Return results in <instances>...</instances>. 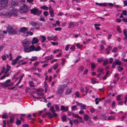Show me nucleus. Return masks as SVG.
I'll return each instance as SVG.
<instances>
[{
  "label": "nucleus",
  "instance_id": "obj_7",
  "mask_svg": "<svg viewBox=\"0 0 127 127\" xmlns=\"http://www.w3.org/2000/svg\"><path fill=\"white\" fill-rule=\"evenodd\" d=\"M22 42L24 47L29 46L30 44L29 41H27L26 40H24L22 41Z\"/></svg>",
  "mask_w": 127,
  "mask_h": 127
},
{
  "label": "nucleus",
  "instance_id": "obj_41",
  "mask_svg": "<svg viewBox=\"0 0 127 127\" xmlns=\"http://www.w3.org/2000/svg\"><path fill=\"white\" fill-rule=\"evenodd\" d=\"M112 49V48L109 46H108L107 48H106V49L105 50H107L108 51H110Z\"/></svg>",
  "mask_w": 127,
  "mask_h": 127
},
{
  "label": "nucleus",
  "instance_id": "obj_49",
  "mask_svg": "<svg viewBox=\"0 0 127 127\" xmlns=\"http://www.w3.org/2000/svg\"><path fill=\"white\" fill-rule=\"evenodd\" d=\"M118 69L119 71H120L123 70V68L120 66H118Z\"/></svg>",
  "mask_w": 127,
  "mask_h": 127
},
{
  "label": "nucleus",
  "instance_id": "obj_37",
  "mask_svg": "<svg viewBox=\"0 0 127 127\" xmlns=\"http://www.w3.org/2000/svg\"><path fill=\"white\" fill-rule=\"evenodd\" d=\"M98 5L100 6H106L107 5V4L106 3H99Z\"/></svg>",
  "mask_w": 127,
  "mask_h": 127
},
{
  "label": "nucleus",
  "instance_id": "obj_21",
  "mask_svg": "<svg viewBox=\"0 0 127 127\" xmlns=\"http://www.w3.org/2000/svg\"><path fill=\"white\" fill-rule=\"evenodd\" d=\"M11 5L12 6H14L17 5V3L14 0H12L11 2Z\"/></svg>",
  "mask_w": 127,
  "mask_h": 127
},
{
  "label": "nucleus",
  "instance_id": "obj_14",
  "mask_svg": "<svg viewBox=\"0 0 127 127\" xmlns=\"http://www.w3.org/2000/svg\"><path fill=\"white\" fill-rule=\"evenodd\" d=\"M49 12L51 16L52 17H54V11L53 9H52L49 10Z\"/></svg>",
  "mask_w": 127,
  "mask_h": 127
},
{
  "label": "nucleus",
  "instance_id": "obj_19",
  "mask_svg": "<svg viewBox=\"0 0 127 127\" xmlns=\"http://www.w3.org/2000/svg\"><path fill=\"white\" fill-rule=\"evenodd\" d=\"M83 117L84 120L87 121L89 118V116L87 114H84V115Z\"/></svg>",
  "mask_w": 127,
  "mask_h": 127
},
{
  "label": "nucleus",
  "instance_id": "obj_15",
  "mask_svg": "<svg viewBox=\"0 0 127 127\" xmlns=\"http://www.w3.org/2000/svg\"><path fill=\"white\" fill-rule=\"evenodd\" d=\"M74 22H71L69 24L68 28L69 29H70L71 28L72 26L74 27Z\"/></svg>",
  "mask_w": 127,
  "mask_h": 127
},
{
  "label": "nucleus",
  "instance_id": "obj_4",
  "mask_svg": "<svg viewBox=\"0 0 127 127\" xmlns=\"http://www.w3.org/2000/svg\"><path fill=\"white\" fill-rule=\"evenodd\" d=\"M28 5L25 4H23V6L21 7L20 12L21 13H26L28 11Z\"/></svg>",
  "mask_w": 127,
  "mask_h": 127
},
{
  "label": "nucleus",
  "instance_id": "obj_27",
  "mask_svg": "<svg viewBox=\"0 0 127 127\" xmlns=\"http://www.w3.org/2000/svg\"><path fill=\"white\" fill-rule=\"evenodd\" d=\"M41 38H42V39L41 40V42L42 43L44 42L45 41L46 39V37L43 35L41 36Z\"/></svg>",
  "mask_w": 127,
  "mask_h": 127
},
{
  "label": "nucleus",
  "instance_id": "obj_59",
  "mask_svg": "<svg viewBox=\"0 0 127 127\" xmlns=\"http://www.w3.org/2000/svg\"><path fill=\"white\" fill-rule=\"evenodd\" d=\"M90 111L91 113H94L95 111V109L94 108H92L90 109Z\"/></svg>",
  "mask_w": 127,
  "mask_h": 127
},
{
  "label": "nucleus",
  "instance_id": "obj_38",
  "mask_svg": "<svg viewBox=\"0 0 127 127\" xmlns=\"http://www.w3.org/2000/svg\"><path fill=\"white\" fill-rule=\"evenodd\" d=\"M17 63V61L14 59L13 60L12 62V65H14Z\"/></svg>",
  "mask_w": 127,
  "mask_h": 127
},
{
  "label": "nucleus",
  "instance_id": "obj_1",
  "mask_svg": "<svg viewBox=\"0 0 127 127\" xmlns=\"http://www.w3.org/2000/svg\"><path fill=\"white\" fill-rule=\"evenodd\" d=\"M24 49L25 52H29L34 51H38L41 49L39 46H37L36 47H35V46L33 45L30 46H28L24 47Z\"/></svg>",
  "mask_w": 127,
  "mask_h": 127
},
{
  "label": "nucleus",
  "instance_id": "obj_23",
  "mask_svg": "<svg viewBox=\"0 0 127 127\" xmlns=\"http://www.w3.org/2000/svg\"><path fill=\"white\" fill-rule=\"evenodd\" d=\"M106 116L105 115H102L100 117V118L103 120H105L106 119Z\"/></svg>",
  "mask_w": 127,
  "mask_h": 127
},
{
  "label": "nucleus",
  "instance_id": "obj_56",
  "mask_svg": "<svg viewBox=\"0 0 127 127\" xmlns=\"http://www.w3.org/2000/svg\"><path fill=\"white\" fill-rule=\"evenodd\" d=\"M1 58L3 60H5L6 59V55L2 56Z\"/></svg>",
  "mask_w": 127,
  "mask_h": 127
},
{
  "label": "nucleus",
  "instance_id": "obj_57",
  "mask_svg": "<svg viewBox=\"0 0 127 127\" xmlns=\"http://www.w3.org/2000/svg\"><path fill=\"white\" fill-rule=\"evenodd\" d=\"M114 119V118L112 116H109L108 117V118L107 119L108 120H110L113 119Z\"/></svg>",
  "mask_w": 127,
  "mask_h": 127
},
{
  "label": "nucleus",
  "instance_id": "obj_24",
  "mask_svg": "<svg viewBox=\"0 0 127 127\" xmlns=\"http://www.w3.org/2000/svg\"><path fill=\"white\" fill-rule=\"evenodd\" d=\"M40 8L45 10H47L49 9V8L45 5H43L40 7Z\"/></svg>",
  "mask_w": 127,
  "mask_h": 127
},
{
  "label": "nucleus",
  "instance_id": "obj_28",
  "mask_svg": "<svg viewBox=\"0 0 127 127\" xmlns=\"http://www.w3.org/2000/svg\"><path fill=\"white\" fill-rule=\"evenodd\" d=\"M79 71L81 72L83 70L84 67L83 66H81L79 67Z\"/></svg>",
  "mask_w": 127,
  "mask_h": 127
},
{
  "label": "nucleus",
  "instance_id": "obj_63",
  "mask_svg": "<svg viewBox=\"0 0 127 127\" xmlns=\"http://www.w3.org/2000/svg\"><path fill=\"white\" fill-rule=\"evenodd\" d=\"M85 113V112L83 110H81L79 112V113L80 114H83Z\"/></svg>",
  "mask_w": 127,
  "mask_h": 127
},
{
  "label": "nucleus",
  "instance_id": "obj_26",
  "mask_svg": "<svg viewBox=\"0 0 127 127\" xmlns=\"http://www.w3.org/2000/svg\"><path fill=\"white\" fill-rule=\"evenodd\" d=\"M82 45H80L79 43H78L76 44V46L79 49H81L83 47Z\"/></svg>",
  "mask_w": 127,
  "mask_h": 127
},
{
  "label": "nucleus",
  "instance_id": "obj_18",
  "mask_svg": "<svg viewBox=\"0 0 127 127\" xmlns=\"http://www.w3.org/2000/svg\"><path fill=\"white\" fill-rule=\"evenodd\" d=\"M47 115L48 116L49 118L50 119L53 117V115L51 113L49 112H47Z\"/></svg>",
  "mask_w": 127,
  "mask_h": 127
},
{
  "label": "nucleus",
  "instance_id": "obj_25",
  "mask_svg": "<svg viewBox=\"0 0 127 127\" xmlns=\"http://www.w3.org/2000/svg\"><path fill=\"white\" fill-rule=\"evenodd\" d=\"M7 33V32L5 31H2L0 32V36H3L4 35V34Z\"/></svg>",
  "mask_w": 127,
  "mask_h": 127
},
{
  "label": "nucleus",
  "instance_id": "obj_17",
  "mask_svg": "<svg viewBox=\"0 0 127 127\" xmlns=\"http://www.w3.org/2000/svg\"><path fill=\"white\" fill-rule=\"evenodd\" d=\"M29 83L30 87H34L35 86L34 85V83L33 81H30L29 82Z\"/></svg>",
  "mask_w": 127,
  "mask_h": 127
},
{
  "label": "nucleus",
  "instance_id": "obj_8",
  "mask_svg": "<svg viewBox=\"0 0 127 127\" xmlns=\"http://www.w3.org/2000/svg\"><path fill=\"white\" fill-rule=\"evenodd\" d=\"M68 107H65L63 105H62L61 106L60 110H62L63 112H66L68 111Z\"/></svg>",
  "mask_w": 127,
  "mask_h": 127
},
{
  "label": "nucleus",
  "instance_id": "obj_61",
  "mask_svg": "<svg viewBox=\"0 0 127 127\" xmlns=\"http://www.w3.org/2000/svg\"><path fill=\"white\" fill-rule=\"evenodd\" d=\"M36 94L40 96H43L44 95V94L43 93H37Z\"/></svg>",
  "mask_w": 127,
  "mask_h": 127
},
{
  "label": "nucleus",
  "instance_id": "obj_13",
  "mask_svg": "<svg viewBox=\"0 0 127 127\" xmlns=\"http://www.w3.org/2000/svg\"><path fill=\"white\" fill-rule=\"evenodd\" d=\"M1 86L3 88H4L5 87L10 86V85H9L8 84L5 82L3 83V84L1 85Z\"/></svg>",
  "mask_w": 127,
  "mask_h": 127
},
{
  "label": "nucleus",
  "instance_id": "obj_11",
  "mask_svg": "<svg viewBox=\"0 0 127 127\" xmlns=\"http://www.w3.org/2000/svg\"><path fill=\"white\" fill-rule=\"evenodd\" d=\"M38 41V39L36 37H34L33 38L32 43L33 44L37 43Z\"/></svg>",
  "mask_w": 127,
  "mask_h": 127
},
{
  "label": "nucleus",
  "instance_id": "obj_30",
  "mask_svg": "<svg viewBox=\"0 0 127 127\" xmlns=\"http://www.w3.org/2000/svg\"><path fill=\"white\" fill-rule=\"evenodd\" d=\"M79 121H80V120L79 121L77 119H75L73 121L74 123L75 124H76L79 123Z\"/></svg>",
  "mask_w": 127,
  "mask_h": 127
},
{
  "label": "nucleus",
  "instance_id": "obj_60",
  "mask_svg": "<svg viewBox=\"0 0 127 127\" xmlns=\"http://www.w3.org/2000/svg\"><path fill=\"white\" fill-rule=\"evenodd\" d=\"M74 113L72 112H69L68 113V115L69 116H70L72 115V116L73 115Z\"/></svg>",
  "mask_w": 127,
  "mask_h": 127
},
{
  "label": "nucleus",
  "instance_id": "obj_31",
  "mask_svg": "<svg viewBox=\"0 0 127 127\" xmlns=\"http://www.w3.org/2000/svg\"><path fill=\"white\" fill-rule=\"evenodd\" d=\"M31 32L29 31L28 32H26V33H25L24 34H22L23 35H24V36H27L28 34L30 33Z\"/></svg>",
  "mask_w": 127,
  "mask_h": 127
},
{
  "label": "nucleus",
  "instance_id": "obj_35",
  "mask_svg": "<svg viewBox=\"0 0 127 127\" xmlns=\"http://www.w3.org/2000/svg\"><path fill=\"white\" fill-rule=\"evenodd\" d=\"M117 29L118 32L120 33L121 32V29L119 26H117Z\"/></svg>",
  "mask_w": 127,
  "mask_h": 127
},
{
  "label": "nucleus",
  "instance_id": "obj_2",
  "mask_svg": "<svg viewBox=\"0 0 127 127\" xmlns=\"http://www.w3.org/2000/svg\"><path fill=\"white\" fill-rule=\"evenodd\" d=\"M17 9H14L10 10L8 12H2V16H4L7 17H9L11 16H17Z\"/></svg>",
  "mask_w": 127,
  "mask_h": 127
},
{
  "label": "nucleus",
  "instance_id": "obj_64",
  "mask_svg": "<svg viewBox=\"0 0 127 127\" xmlns=\"http://www.w3.org/2000/svg\"><path fill=\"white\" fill-rule=\"evenodd\" d=\"M56 24L58 26H59L60 25V22L59 20H57L56 21Z\"/></svg>",
  "mask_w": 127,
  "mask_h": 127
},
{
  "label": "nucleus",
  "instance_id": "obj_9",
  "mask_svg": "<svg viewBox=\"0 0 127 127\" xmlns=\"http://www.w3.org/2000/svg\"><path fill=\"white\" fill-rule=\"evenodd\" d=\"M73 116L75 118H78L79 120H80V122H81L82 123L83 122V121L82 120V118L80 116H79L78 115L75 114L74 113Z\"/></svg>",
  "mask_w": 127,
  "mask_h": 127
},
{
  "label": "nucleus",
  "instance_id": "obj_34",
  "mask_svg": "<svg viewBox=\"0 0 127 127\" xmlns=\"http://www.w3.org/2000/svg\"><path fill=\"white\" fill-rule=\"evenodd\" d=\"M62 121L63 122L65 121L66 120V117L65 116H63L62 118Z\"/></svg>",
  "mask_w": 127,
  "mask_h": 127
},
{
  "label": "nucleus",
  "instance_id": "obj_39",
  "mask_svg": "<svg viewBox=\"0 0 127 127\" xmlns=\"http://www.w3.org/2000/svg\"><path fill=\"white\" fill-rule=\"evenodd\" d=\"M115 101H113L112 104V108H114L115 107Z\"/></svg>",
  "mask_w": 127,
  "mask_h": 127
},
{
  "label": "nucleus",
  "instance_id": "obj_48",
  "mask_svg": "<svg viewBox=\"0 0 127 127\" xmlns=\"http://www.w3.org/2000/svg\"><path fill=\"white\" fill-rule=\"evenodd\" d=\"M58 65L57 64H55L53 66V68L55 70L57 68H58Z\"/></svg>",
  "mask_w": 127,
  "mask_h": 127
},
{
  "label": "nucleus",
  "instance_id": "obj_20",
  "mask_svg": "<svg viewBox=\"0 0 127 127\" xmlns=\"http://www.w3.org/2000/svg\"><path fill=\"white\" fill-rule=\"evenodd\" d=\"M114 63H115L116 65H120L121 64V61H119L118 59L116 60L115 61Z\"/></svg>",
  "mask_w": 127,
  "mask_h": 127
},
{
  "label": "nucleus",
  "instance_id": "obj_5",
  "mask_svg": "<svg viewBox=\"0 0 127 127\" xmlns=\"http://www.w3.org/2000/svg\"><path fill=\"white\" fill-rule=\"evenodd\" d=\"M31 11L32 13L34 15L39 16L41 13V10H39L37 8H35L31 10Z\"/></svg>",
  "mask_w": 127,
  "mask_h": 127
},
{
  "label": "nucleus",
  "instance_id": "obj_50",
  "mask_svg": "<svg viewBox=\"0 0 127 127\" xmlns=\"http://www.w3.org/2000/svg\"><path fill=\"white\" fill-rule=\"evenodd\" d=\"M69 46H70L69 45V44L67 45H66V47H65V50L66 51H67V50H68V49L69 47Z\"/></svg>",
  "mask_w": 127,
  "mask_h": 127
},
{
  "label": "nucleus",
  "instance_id": "obj_51",
  "mask_svg": "<svg viewBox=\"0 0 127 127\" xmlns=\"http://www.w3.org/2000/svg\"><path fill=\"white\" fill-rule=\"evenodd\" d=\"M22 57L21 56H18L16 57V58L15 59V60H16L17 61L19 60Z\"/></svg>",
  "mask_w": 127,
  "mask_h": 127
},
{
  "label": "nucleus",
  "instance_id": "obj_47",
  "mask_svg": "<svg viewBox=\"0 0 127 127\" xmlns=\"http://www.w3.org/2000/svg\"><path fill=\"white\" fill-rule=\"evenodd\" d=\"M121 96V95H118L117 96V100L119 101L121 100L120 97Z\"/></svg>",
  "mask_w": 127,
  "mask_h": 127
},
{
  "label": "nucleus",
  "instance_id": "obj_36",
  "mask_svg": "<svg viewBox=\"0 0 127 127\" xmlns=\"http://www.w3.org/2000/svg\"><path fill=\"white\" fill-rule=\"evenodd\" d=\"M21 123V121L17 119L16 123L17 125H20Z\"/></svg>",
  "mask_w": 127,
  "mask_h": 127
},
{
  "label": "nucleus",
  "instance_id": "obj_33",
  "mask_svg": "<svg viewBox=\"0 0 127 127\" xmlns=\"http://www.w3.org/2000/svg\"><path fill=\"white\" fill-rule=\"evenodd\" d=\"M77 109V107L76 105L73 106L71 107V109L72 111H74L75 110Z\"/></svg>",
  "mask_w": 127,
  "mask_h": 127
},
{
  "label": "nucleus",
  "instance_id": "obj_32",
  "mask_svg": "<svg viewBox=\"0 0 127 127\" xmlns=\"http://www.w3.org/2000/svg\"><path fill=\"white\" fill-rule=\"evenodd\" d=\"M123 32L125 37L127 36V30L126 29H124L123 30Z\"/></svg>",
  "mask_w": 127,
  "mask_h": 127
},
{
  "label": "nucleus",
  "instance_id": "obj_44",
  "mask_svg": "<svg viewBox=\"0 0 127 127\" xmlns=\"http://www.w3.org/2000/svg\"><path fill=\"white\" fill-rule=\"evenodd\" d=\"M122 20L124 22H127V17L124 18L122 19Z\"/></svg>",
  "mask_w": 127,
  "mask_h": 127
},
{
  "label": "nucleus",
  "instance_id": "obj_54",
  "mask_svg": "<svg viewBox=\"0 0 127 127\" xmlns=\"http://www.w3.org/2000/svg\"><path fill=\"white\" fill-rule=\"evenodd\" d=\"M122 14L124 15H127V11L125 10H124L122 11Z\"/></svg>",
  "mask_w": 127,
  "mask_h": 127
},
{
  "label": "nucleus",
  "instance_id": "obj_45",
  "mask_svg": "<svg viewBox=\"0 0 127 127\" xmlns=\"http://www.w3.org/2000/svg\"><path fill=\"white\" fill-rule=\"evenodd\" d=\"M75 95L78 97L79 96L80 94L78 91H77L75 93Z\"/></svg>",
  "mask_w": 127,
  "mask_h": 127
},
{
  "label": "nucleus",
  "instance_id": "obj_58",
  "mask_svg": "<svg viewBox=\"0 0 127 127\" xmlns=\"http://www.w3.org/2000/svg\"><path fill=\"white\" fill-rule=\"evenodd\" d=\"M103 69H102V68H100V69H99L97 71H98V72H100V73H102V71H103Z\"/></svg>",
  "mask_w": 127,
  "mask_h": 127
},
{
  "label": "nucleus",
  "instance_id": "obj_53",
  "mask_svg": "<svg viewBox=\"0 0 127 127\" xmlns=\"http://www.w3.org/2000/svg\"><path fill=\"white\" fill-rule=\"evenodd\" d=\"M98 98H96L95 99V104H97L99 102V100H98Z\"/></svg>",
  "mask_w": 127,
  "mask_h": 127
},
{
  "label": "nucleus",
  "instance_id": "obj_40",
  "mask_svg": "<svg viewBox=\"0 0 127 127\" xmlns=\"http://www.w3.org/2000/svg\"><path fill=\"white\" fill-rule=\"evenodd\" d=\"M43 14L45 16H46L48 15L49 14V13L48 11H44L43 13Z\"/></svg>",
  "mask_w": 127,
  "mask_h": 127
},
{
  "label": "nucleus",
  "instance_id": "obj_29",
  "mask_svg": "<svg viewBox=\"0 0 127 127\" xmlns=\"http://www.w3.org/2000/svg\"><path fill=\"white\" fill-rule=\"evenodd\" d=\"M54 107L53 106H52L51 107L50 110L52 111V113H54L55 112V111L54 110Z\"/></svg>",
  "mask_w": 127,
  "mask_h": 127
},
{
  "label": "nucleus",
  "instance_id": "obj_16",
  "mask_svg": "<svg viewBox=\"0 0 127 127\" xmlns=\"http://www.w3.org/2000/svg\"><path fill=\"white\" fill-rule=\"evenodd\" d=\"M71 93V89H67L65 91V94L66 95H68Z\"/></svg>",
  "mask_w": 127,
  "mask_h": 127
},
{
  "label": "nucleus",
  "instance_id": "obj_10",
  "mask_svg": "<svg viewBox=\"0 0 127 127\" xmlns=\"http://www.w3.org/2000/svg\"><path fill=\"white\" fill-rule=\"evenodd\" d=\"M8 0H0V3H1L3 6H5L8 2Z\"/></svg>",
  "mask_w": 127,
  "mask_h": 127
},
{
  "label": "nucleus",
  "instance_id": "obj_6",
  "mask_svg": "<svg viewBox=\"0 0 127 127\" xmlns=\"http://www.w3.org/2000/svg\"><path fill=\"white\" fill-rule=\"evenodd\" d=\"M28 30V29L27 28L25 27H23L21 28L20 30L19 31V32L23 33L22 35L24 34L25 33H26V32H27Z\"/></svg>",
  "mask_w": 127,
  "mask_h": 127
},
{
  "label": "nucleus",
  "instance_id": "obj_62",
  "mask_svg": "<svg viewBox=\"0 0 127 127\" xmlns=\"http://www.w3.org/2000/svg\"><path fill=\"white\" fill-rule=\"evenodd\" d=\"M108 61H106L104 62L103 64V65L104 66L106 65L108 63Z\"/></svg>",
  "mask_w": 127,
  "mask_h": 127
},
{
  "label": "nucleus",
  "instance_id": "obj_55",
  "mask_svg": "<svg viewBox=\"0 0 127 127\" xmlns=\"http://www.w3.org/2000/svg\"><path fill=\"white\" fill-rule=\"evenodd\" d=\"M94 26L96 30H100V28L99 27L97 26V25L96 24H94Z\"/></svg>",
  "mask_w": 127,
  "mask_h": 127
},
{
  "label": "nucleus",
  "instance_id": "obj_42",
  "mask_svg": "<svg viewBox=\"0 0 127 127\" xmlns=\"http://www.w3.org/2000/svg\"><path fill=\"white\" fill-rule=\"evenodd\" d=\"M103 58H100L97 59V62H100L103 61Z\"/></svg>",
  "mask_w": 127,
  "mask_h": 127
},
{
  "label": "nucleus",
  "instance_id": "obj_3",
  "mask_svg": "<svg viewBox=\"0 0 127 127\" xmlns=\"http://www.w3.org/2000/svg\"><path fill=\"white\" fill-rule=\"evenodd\" d=\"M7 32L9 34H20L19 31L15 30L11 27H8L7 29Z\"/></svg>",
  "mask_w": 127,
  "mask_h": 127
},
{
  "label": "nucleus",
  "instance_id": "obj_46",
  "mask_svg": "<svg viewBox=\"0 0 127 127\" xmlns=\"http://www.w3.org/2000/svg\"><path fill=\"white\" fill-rule=\"evenodd\" d=\"M55 108L56 109V110L57 111L59 110V106L57 104L55 105Z\"/></svg>",
  "mask_w": 127,
  "mask_h": 127
},
{
  "label": "nucleus",
  "instance_id": "obj_12",
  "mask_svg": "<svg viewBox=\"0 0 127 127\" xmlns=\"http://www.w3.org/2000/svg\"><path fill=\"white\" fill-rule=\"evenodd\" d=\"M63 89L62 88H60L58 89L57 92V93H58V94L61 95L63 93Z\"/></svg>",
  "mask_w": 127,
  "mask_h": 127
},
{
  "label": "nucleus",
  "instance_id": "obj_22",
  "mask_svg": "<svg viewBox=\"0 0 127 127\" xmlns=\"http://www.w3.org/2000/svg\"><path fill=\"white\" fill-rule=\"evenodd\" d=\"M29 24H30L32 26H35L38 24L37 23L34 22L32 21L30 22Z\"/></svg>",
  "mask_w": 127,
  "mask_h": 127
},
{
  "label": "nucleus",
  "instance_id": "obj_43",
  "mask_svg": "<svg viewBox=\"0 0 127 127\" xmlns=\"http://www.w3.org/2000/svg\"><path fill=\"white\" fill-rule=\"evenodd\" d=\"M118 48L117 47H115L112 50V52H115L117 51Z\"/></svg>",
  "mask_w": 127,
  "mask_h": 127
},
{
  "label": "nucleus",
  "instance_id": "obj_52",
  "mask_svg": "<svg viewBox=\"0 0 127 127\" xmlns=\"http://www.w3.org/2000/svg\"><path fill=\"white\" fill-rule=\"evenodd\" d=\"M2 117L4 119H5L7 118V115L5 113L4 114L2 115Z\"/></svg>",
  "mask_w": 127,
  "mask_h": 127
}]
</instances>
